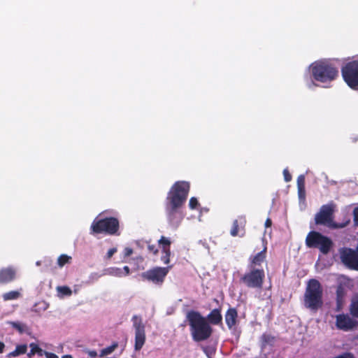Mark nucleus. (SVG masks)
Masks as SVG:
<instances>
[{"instance_id": "27", "label": "nucleus", "mask_w": 358, "mask_h": 358, "mask_svg": "<svg viewBox=\"0 0 358 358\" xmlns=\"http://www.w3.org/2000/svg\"><path fill=\"white\" fill-rule=\"evenodd\" d=\"M351 314L356 317H358V299L352 301L350 307Z\"/></svg>"}, {"instance_id": "1", "label": "nucleus", "mask_w": 358, "mask_h": 358, "mask_svg": "<svg viewBox=\"0 0 358 358\" xmlns=\"http://www.w3.org/2000/svg\"><path fill=\"white\" fill-rule=\"evenodd\" d=\"M190 185L187 181H176L167 193L165 201V210L169 223L178 227L182 220L180 208L187 199Z\"/></svg>"}, {"instance_id": "19", "label": "nucleus", "mask_w": 358, "mask_h": 358, "mask_svg": "<svg viewBox=\"0 0 358 358\" xmlns=\"http://www.w3.org/2000/svg\"><path fill=\"white\" fill-rule=\"evenodd\" d=\"M224 318L228 328L231 329L237 322V310L235 308H229L225 313Z\"/></svg>"}, {"instance_id": "11", "label": "nucleus", "mask_w": 358, "mask_h": 358, "mask_svg": "<svg viewBox=\"0 0 358 358\" xmlns=\"http://www.w3.org/2000/svg\"><path fill=\"white\" fill-rule=\"evenodd\" d=\"M336 205L330 203L322 206L320 211L315 215V222L316 224H330L333 221V216Z\"/></svg>"}, {"instance_id": "14", "label": "nucleus", "mask_w": 358, "mask_h": 358, "mask_svg": "<svg viewBox=\"0 0 358 358\" xmlns=\"http://www.w3.org/2000/svg\"><path fill=\"white\" fill-rule=\"evenodd\" d=\"M246 224V217L245 215H239L237 219L234 220L230 234L232 236H243L245 234V227Z\"/></svg>"}, {"instance_id": "23", "label": "nucleus", "mask_w": 358, "mask_h": 358, "mask_svg": "<svg viewBox=\"0 0 358 358\" xmlns=\"http://www.w3.org/2000/svg\"><path fill=\"white\" fill-rule=\"evenodd\" d=\"M106 273L112 276L121 278L123 276L122 268L117 267H110L106 270Z\"/></svg>"}, {"instance_id": "7", "label": "nucleus", "mask_w": 358, "mask_h": 358, "mask_svg": "<svg viewBox=\"0 0 358 358\" xmlns=\"http://www.w3.org/2000/svg\"><path fill=\"white\" fill-rule=\"evenodd\" d=\"M265 279L264 269L248 268L240 278V282L248 288L262 289Z\"/></svg>"}, {"instance_id": "41", "label": "nucleus", "mask_w": 358, "mask_h": 358, "mask_svg": "<svg viewBox=\"0 0 358 358\" xmlns=\"http://www.w3.org/2000/svg\"><path fill=\"white\" fill-rule=\"evenodd\" d=\"M349 222H350V220H348V222H346L344 224H334V227H336V228H343V227H345Z\"/></svg>"}, {"instance_id": "20", "label": "nucleus", "mask_w": 358, "mask_h": 358, "mask_svg": "<svg viewBox=\"0 0 358 358\" xmlns=\"http://www.w3.org/2000/svg\"><path fill=\"white\" fill-rule=\"evenodd\" d=\"M31 348V350L27 354L29 358H31L35 354H37L38 356H43L46 351L42 350L37 344L34 343H31L29 345Z\"/></svg>"}, {"instance_id": "37", "label": "nucleus", "mask_w": 358, "mask_h": 358, "mask_svg": "<svg viewBox=\"0 0 358 358\" xmlns=\"http://www.w3.org/2000/svg\"><path fill=\"white\" fill-rule=\"evenodd\" d=\"M133 254V250L131 248H125L124 250V255L125 257H129Z\"/></svg>"}, {"instance_id": "40", "label": "nucleus", "mask_w": 358, "mask_h": 358, "mask_svg": "<svg viewBox=\"0 0 358 358\" xmlns=\"http://www.w3.org/2000/svg\"><path fill=\"white\" fill-rule=\"evenodd\" d=\"M87 354L92 358H94L97 356V352L96 350H88Z\"/></svg>"}, {"instance_id": "28", "label": "nucleus", "mask_w": 358, "mask_h": 358, "mask_svg": "<svg viewBox=\"0 0 358 358\" xmlns=\"http://www.w3.org/2000/svg\"><path fill=\"white\" fill-rule=\"evenodd\" d=\"M148 250L150 253H152L154 255H157L159 250L156 245L150 244V242H148Z\"/></svg>"}, {"instance_id": "36", "label": "nucleus", "mask_w": 358, "mask_h": 358, "mask_svg": "<svg viewBox=\"0 0 358 358\" xmlns=\"http://www.w3.org/2000/svg\"><path fill=\"white\" fill-rule=\"evenodd\" d=\"M117 252V249L115 248H113L108 250L106 257L108 259H110L113 257V255Z\"/></svg>"}, {"instance_id": "32", "label": "nucleus", "mask_w": 358, "mask_h": 358, "mask_svg": "<svg viewBox=\"0 0 358 358\" xmlns=\"http://www.w3.org/2000/svg\"><path fill=\"white\" fill-rule=\"evenodd\" d=\"M354 225L358 226V206L353 209L352 211Z\"/></svg>"}, {"instance_id": "29", "label": "nucleus", "mask_w": 358, "mask_h": 358, "mask_svg": "<svg viewBox=\"0 0 358 358\" xmlns=\"http://www.w3.org/2000/svg\"><path fill=\"white\" fill-rule=\"evenodd\" d=\"M199 206V203L196 197H192L189 201V206L191 209H196Z\"/></svg>"}, {"instance_id": "31", "label": "nucleus", "mask_w": 358, "mask_h": 358, "mask_svg": "<svg viewBox=\"0 0 358 358\" xmlns=\"http://www.w3.org/2000/svg\"><path fill=\"white\" fill-rule=\"evenodd\" d=\"M298 189V196L300 201H305L306 199V188L305 187H300L297 188Z\"/></svg>"}, {"instance_id": "4", "label": "nucleus", "mask_w": 358, "mask_h": 358, "mask_svg": "<svg viewBox=\"0 0 358 358\" xmlns=\"http://www.w3.org/2000/svg\"><path fill=\"white\" fill-rule=\"evenodd\" d=\"M120 222L115 217L95 219L90 226V234L92 235L104 234L110 236H119Z\"/></svg>"}, {"instance_id": "44", "label": "nucleus", "mask_w": 358, "mask_h": 358, "mask_svg": "<svg viewBox=\"0 0 358 358\" xmlns=\"http://www.w3.org/2000/svg\"><path fill=\"white\" fill-rule=\"evenodd\" d=\"M4 348H5V344L2 341H0V354L3 353Z\"/></svg>"}, {"instance_id": "13", "label": "nucleus", "mask_w": 358, "mask_h": 358, "mask_svg": "<svg viewBox=\"0 0 358 358\" xmlns=\"http://www.w3.org/2000/svg\"><path fill=\"white\" fill-rule=\"evenodd\" d=\"M266 247L265 246L262 251L249 257L248 268L252 269H264L262 264L266 262Z\"/></svg>"}, {"instance_id": "30", "label": "nucleus", "mask_w": 358, "mask_h": 358, "mask_svg": "<svg viewBox=\"0 0 358 358\" xmlns=\"http://www.w3.org/2000/svg\"><path fill=\"white\" fill-rule=\"evenodd\" d=\"M305 187V176L304 175H300L297 178V188Z\"/></svg>"}, {"instance_id": "10", "label": "nucleus", "mask_w": 358, "mask_h": 358, "mask_svg": "<svg viewBox=\"0 0 358 358\" xmlns=\"http://www.w3.org/2000/svg\"><path fill=\"white\" fill-rule=\"evenodd\" d=\"M172 266L167 267H155L149 269L141 274L143 280L152 282L158 285L163 284L166 276Z\"/></svg>"}, {"instance_id": "6", "label": "nucleus", "mask_w": 358, "mask_h": 358, "mask_svg": "<svg viewBox=\"0 0 358 358\" xmlns=\"http://www.w3.org/2000/svg\"><path fill=\"white\" fill-rule=\"evenodd\" d=\"M306 245L309 248H317L322 254H328L333 245L332 241L320 232L311 231L306 238Z\"/></svg>"}, {"instance_id": "24", "label": "nucleus", "mask_w": 358, "mask_h": 358, "mask_svg": "<svg viewBox=\"0 0 358 358\" xmlns=\"http://www.w3.org/2000/svg\"><path fill=\"white\" fill-rule=\"evenodd\" d=\"M20 296V293L18 291H10L4 293L2 296L4 301H10L17 299Z\"/></svg>"}, {"instance_id": "42", "label": "nucleus", "mask_w": 358, "mask_h": 358, "mask_svg": "<svg viewBox=\"0 0 358 358\" xmlns=\"http://www.w3.org/2000/svg\"><path fill=\"white\" fill-rule=\"evenodd\" d=\"M272 225V220L270 218H267L265 222V227H270Z\"/></svg>"}, {"instance_id": "45", "label": "nucleus", "mask_w": 358, "mask_h": 358, "mask_svg": "<svg viewBox=\"0 0 358 358\" xmlns=\"http://www.w3.org/2000/svg\"><path fill=\"white\" fill-rule=\"evenodd\" d=\"M62 358H73L71 355H65L62 357Z\"/></svg>"}, {"instance_id": "2", "label": "nucleus", "mask_w": 358, "mask_h": 358, "mask_svg": "<svg viewBox=\"0 0 358 358\" xmlns=\"http://www.w3.org/2000/svg\"><path fill=\"white\" fill-rule=\"evenodd\" d=\"M192 338L195 342L208 340L213 334V329L206 317L195 310H190L187 314Z\"/></svg>"}, {"instance_id": "21", "label": "nucleus", "mask_w": 358, "mask_h": 358, "mask_svg": "<svg viewBox=\"0 0 358 358\" xmlns=\"http://www.w3.org/2000/svg\"><path fill=\"white\" fill-rule=\"evenodd\" d=\"M27 345H17L15 350L10 352L7 355V357H15L21 355H24L27 352Z\"/></svg>"}, {"instance_id": "46", "label": "nucleus", "mask_w": 358, "mask_h": 358, "mask_svg": "<svg viewBox=\"0 0 358 358\" xmlns=\"http://www.w3.org/2000/svg\"><path fill=\"white\" fill-rule=\"evenodd\" d=\"M357 250H358V245H357Z\"/></svg>"}, {"instance_id": "34", "label": "nucleus", "mask_w": 358, "mask_h": 358, "mask_svg": "<svg viewBox=\"0 0 358 358\" xmlns=\"http://www.w3.org/2000/svg\"><path fill=\"white\" fill-rule=\"evenodd\" d=\"M343 298V292L340 289H338L336 292V301L338 306H340L342 303Z\"/></svg>"}, {"instance_id": "18", "label": "nucleus", "mask_w": 358, "mask_h": 358, "mask_svg": "<svg viewBox=\"0 0 358 358\" xmlns=\"http://www.w3.org/2000/svg\"><path fill=\"white\" fill-rule=\"evenodd\" d=\"M222 308L220 306L219 308H215L212 310L207 317H206L209 324L213 325H218L222 324Z\"/></svg>"}, {"instance_id": "15", "label": "nucleus", "mask_w": 358, "mask_h": 358, "mask_svg": "<svg viewBox=\"0 0 358 358\" xmlns=\"http://www.w3.org/2000/svg\"><path fill=\"white\" fill-rule=\"evenodd\" d=\"M158 244L161 246L162 255L161 257V260L165 264H168L170 262V257H171V241L162 236L160 239L158 241Z\"/></svg>"}, {"instance_id": "26", "label": "nucleus", "mask_w": 358, "mask_h": 358, "mask_svg": "<svg viewBox=\"0 0 358 358\" xmlns=\"http://www.w3.org/2000/svg\"><path fill=\"white\" fill-rule=\"evenodd\" d=\"M71 257L67 255H61L57 259V264L59 266L62 267L66 264L69 263Z\"/></svg>"}, {"instance_id": "43", "label": "nucleus", "mask_w": 358, "mask_h": 358, "mask_svg": "<svg viewBox=\"0 0 358 358\" xmlns=\"http://www.w3.org/2000/svg\"><path fill=\"white\" fill-rule=\"evenodd\" d=\"M62 289L64 294H69L71 293L70 289L69 287H63L62 288Z\"/></svg>"}, {"instance_id": "16", "label": "nucleus", "mask_w": 358, "mask_h": 358, "mask_svg": "<svg viewBox=\"0 0 358 358\" xmlns=\"http://www.w3.org/2000/svg\"><path fill=\"white\" fill-rule=\"evenodd\" d=\"M336 325L338 329L348 331L354 328L355 322L348 315L340 314L336 316Z\"/></svg>"}, {"instance_id": "33", "label": "nucleus", "mask_w": 358, "mask_h": 358, "mask_svg": "<svg viewBox=\"0 0 358 358\" xmlns=\"http://www.w3.org/2000/svg\"><path fill=\"white\" fill-rule=\"evenodd\" d=\"M334 358H355V355L352 352H344L338 356H336Z\"/></svg>"}, {"instance_id": "39", "label": "nucleus", "mask_w": 358, "mask_h": 358, "mask_svg": "<svg viewBox=\"0 0 358 358\" xmlns=\"http://www.w3.org/2000/svg\"><path fill=\"white\" fill-rule=\"evenodd\" d=\"M122 270L123 271V276L128 275L129 274V273H130V268L127 266H124L123 267V269H122Z\"/></svg>"}, {"instance_id": "35", "label": "nucleus", "mask_w": 358, "mask_h": 358, "mask_svg": "<svg viewBox=\"0 0 358 358\" xmlns=\"http://www.w3.org/2000/svg\"><path fill=\"white\" fill-rule=\"evenodd\" d=\"M283 176H284V179L286 182H289L292 180V175L290 174V173L289 172V171L287 169H284L283 171Z\"/></svg>"}, {"instance_id": "12", "label": "nucleus", "mask_w": 358, "mask_h": 358, "mask_svg": "<svg viewBox=\"0 0 358 358\" xmlns=\"http://www.w3.org/2000/svg\"><path fill=\"white\" fill-rule=\"evenodd\" d=\"M342 262L348 268L358 271V250L344 248L340 251Z\"/></svg>"}, {"instance_id": "9", "label": "nucleus", "mask_w": 358, "mask_h": 358, "mask_svg": "<svg viewBox=\"0 0 358 358\" xmlns=\"http://www.w3.org/2000/svg\"><path fill=\"white\" fill-rule=\"evenodd\" d=\"M131 321L135 331L134 350L135 351H140L146 341L145 326L143 322L142 317L139 315H134Z\"/></svg>"}, {"instance_id": "22", "label": "nucleus", "mask_w": 358, "mask_h": 358, "mask_svg": "<svg viewBox=\"0 0 358 358\" xmlns=\"http://www.w3.org/2000/svg\"><path fill=\"white\" fill-rule=\"evenodd\" d=\"M8 324L20 334H22L28 329L26 324L20 322H9Z\"/></svg>"}, {"instance_id": "25", "label": "nucleus", "mask_w": 358, "mask_h": 358, "mask_svg": "<svg viewBox=\"0 0 358 358\" xmlns=\"http://www.w3.org/2000/svg\"><path fill=\"white\" fill-rule=\"evenodd\" d=\"M118 347V343L114 342L110 346L105 348L101 350L100 357H103L107 355L111 354Z\"/></svg>"}, {"instance_id": "38", "label": "nucleus", "mask_w": 358, "mask_h": 358, "mask_svg": "<svg viewBox=\"0 0 358 358\" xmlns=\"http://www.w3.org/2000/svg\"><path fill=\"white\" fill-rule=\"evenodd\" d=\"M45 356L46 358H59V357L57 355L47 351L45 353Z\"/></svg>"}, {"instance_id": "5", "label": "nucleus", "mask_w": 358, "mask_h": 358, "mask_svg": "<svg viewBox=\"0 0 358 358\" xmlns=\"http://www.w3.org/2000/svg\"><path fill=\"white\" fill-rule=\"evenodd\" d=\"M314 79L320 83L331 82L338 75L337 68L329 61H320L312 64Z\"/></svg>"}, {"instance_id": "8", "label": "nucleus", "mask_w": 358, "mask_h": 358, "mask_svg": "<svg viewBox=\"0 0 358 358\" xmlns=\"http://www.w3.org/2000/svg\"><path fill=\"white\" fill-rule=\"evenodd\" d=\"M344 81L352 89L358 87V59L349 62L341 69Z\"/></svg>"}, {"instance_id": "17", "label": "nucleus", "mask_w": 358, "mask_h": 358, "mask_svg": "<svg viewBox=\"0 0 358 358\" xmlns=\"http://www.w3.org/2000/svg\"><path fill=\"white\" fill-rule=\"evenodd\" d=\"M15 270L11 267L3 268L0 270V283L7 284L15 278Z\"/></svg>"}, {"instance_id": "3", "label": "nucleus", "mask_w": 358, "mask_h": 358, "mask_svg": "<svg viewBox=\"0 0 358 358\" xmlns=\"http://www.w3.org/2000/svg\"><path fill=\"white\" fill-rule=\"evenodd\" d=\"M322 295L320 282L316 279L309 280L303 295L304 306L312 311H317L323 305Z\"/></svg>"}]
</instances>
